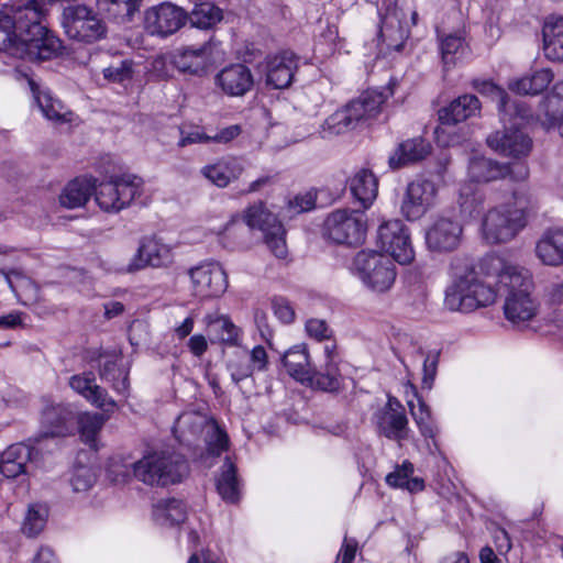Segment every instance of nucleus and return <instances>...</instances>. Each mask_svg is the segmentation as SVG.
Masks as SVG:
<instances>
[{"label":"nucleus","instance_id":"obj_1","mask_svg":"<svg viewBox=\"0 0 563 563\" xmlns=\"http://www.w3.org/2000/svg\"><path fill=\"white\" fill-rule=\"evenodd\" d=\"M92 176L77 177L69 181L59 195L60 206L67 209L81 208L95 194L102 211H121L131 206L140 194L142 179L136 175L112 176L109 181L99 184Z\"/></svg>","mask_w":563,"mask_h":563},{"label":"nucleus","instance_id":"obj_2","mask_svg":"<svg viewBox=\"0 0 563 563\" xmlns=\"http://www.w3.org/2000/svg\"><path fill=\"white\" fill-rule=\"evenodd\" d=\"M49 4L47 0H32L29 8L18 9V20H26V25L20 26L22 38L20 48L15 51L16 57L47 60L60 53L63 48L60 40L43 24Z\"/></svg>","mask_w":563,"mask_h":563},{"label":"nucleus","instance_id":"obj_3","mask_svg":"<svg viewBox=\"0 0 563 563\" xmlns=\"http://www.w3.org/2000/svg\"><path fill=\"white\" fill-rule=\"evenodd\" d=\"M454 279L445 290L444 306L451 311L471 312L495 302V289L477 278L473 262L455 258L452 262Z\"/></svg>","mask_w":563,"mask_h":563},{"label":"nucleus","instance_id":"obj_4","mask_svg":"<svg viewBox=\"0 0 563 563\" xmlns=\"http://www.w3.org/2000/svg\"><path fill=\"white\" fill-rule=\"evenodd\" d=\"M394 95L389 85L383 90H367L344 108L329 115L321 124L319 133L330 139L355 129L361 122L375 118L386 100Z\"/></svg>","mask_w":563,"mask_h":563},{"label":"nucleus","instance_id":"obj_5","mask_svg":"<svg viewBox=\"0 0 563 563\" xmlns=\"http://www.w3.org/2000/svg\"><path fill=\"white\" fill-rule=\"evenodd\" d=\"M188 472L187 460L178 453H153L133 464L134 476L147 485L179 483Z\"/></svg>","mask_w":563,"mask_h":563},{"label":"nucleus","instance_id":"obj_6","mask_svg":"<svg viewBox=\"0 0 563 563\" xmlns=\"http://www.w3.org/2000/svg\"><path fill=\"white\" fill-rule=\"evenodd\" d=\"M353 269L363 284L376 292L388 291L397 276L390 257L372 250H363L355 255Z\"/></svg>","mask_w":563,"mask_h":563},{"label":"nucleus","instance_id":"obj_7","mask_svg":"<svg viewBox=\"0 0 563 563\" xmlns=\"http://www.w3.org/2000/svg\"><path fill=\"white\" fill-rule=\"evenodd\" d=\"M63 27L69 38L82 43H95L106 37V23L90 8L69 5L63 12Z\"/></svg>","mask_w":563,"mask_h":563},{"label":"nucleus","instance_id":"obj_8","mask_svg":"<svg viewBox=\"0 0 563 563\" xmlns=\"http://www.w3.org/2000/svg\"><path fill=\"white\" fill-rule=\"evenodd\" d=\"M507 288L509 292L504 305L506 319L514 324L531 320L537 314L538 303L531 296L533 283L529 271L522 276H516Z\"/></svg>","mask_w":563,"mask_h":563},{"label":"nucleus","instance_id":"obj_9","mask_svg":"<svg viewBox=\"0 0 563 563\" xmlns=\"http://www.w3.org/2000/svg\"><path fill=\"white\" fill-rule=\"evenodd\" d=\"M377 243L382 251L401 265H408L415 258L410 233L400 219L383 221L378 225Z\"/></svg>","mask_w":563,"mask_h":563},{"label":"nucleus","instance_id":"obj_10","mask_svg":"<svg viewBox=\"0 0 563 563\" xmlns=\"http://www.w3.org/2000/svg\"><path fill=\"white\" fill-rule=\"evenodd\" d=\"M366 231V213H329L323 222V235L338 244H360Z\"/></svg>","mask_w":563,"mask_h":563},{"label":"nucleus","instance_id":"obj_11","mask_svg":"<svg viewBox=\"0 0 563 563\" xmlns=\"http://www.w3.org/2000/svg\"><path fill=\"white\" fill-rule=\"evenodd\" d=\"M507 122H509L515 128H506L504 131H496L487 136V145L496 153L512 157V158H521L529 155L532 148V140L522 130L518 129L519 125L518 120H522L519 118L516 112H512L511 117H506ZM525 118L523 120H526Z\"/></svg>","mask_w":563,"mask_h":563},{"label":"nucleus","instance_id":"obj_12","mask_svg":"<svg viewBox=\"0 0 563 563\" xmlns=\"http://www.w3.org/2000/svg\"><path fill=\"white\" fill-rule=\"evenodd\" d=\"M528 213H484L482 234L489 244L507 243L528 224Z\"/></svg>","mask_w":563,"mask_h":563},{"label":"nucleus","instance_id":"obj_13","mask_svg":"<svg viewBox=\"0 0 563 563\" xmlns=\"http://www.w3.org/2000/svg\"><path fill=\"white\" fill-rule=\"evenodd\" d=\"M467 175L472 183L486 184L510 176L515 180H525L529 169L523 164L509 165L485 156H474L468 162Z\"/></svg>","mask_w":563,"mask_h":563},{"label":"nucleus","instance_id":"obj_14","mask_svg":"<svg viewBox=\"0 0 563 563\" xmlns=\"http://www.w3.org/2000/svg\"><path fill=\"white\" fill-rule=\"evenodd\" d=\"M243 222L252 230H260L264 241L277 258L287 256L286 230L276 213H243Z\"/></svg>","mask_w":563,"mask_h":563},{"label":"nucleus","instance_id":"obj_15","mask_svg":"<svg viewBox=\"0 0 563 563\" xmlns=\"http://www.w3.org/2000/svg\"><path fill=\"white\" fill-rule=\"evenodd\" d=\"M186 20L184 9L170 2H163L146 11L145 27L153 35L166 37L176 33Z\"/></svg>","mask_w":563,"mask_h":563},{"label":"nucleus","instance_id":"obj_16","mask_svg":"<svg viewBox=\"0 0 563 563\" xmlns=\"http://www.w3.org/2000/svg\"><path fill=\"white\" fill-rule=\"evenodd\" d=\"M32 0H14L0 10V51L16 57L15 51L20 48L22 38L20 26H25L26 20H18V9L29 8Z\"/></svg>","mask_w":563,"mask_h":563},{"label":"nucleus","instance_id":"obj_17","mask_svg":"<svg viewBox=\"0 0 563 563\" xmlns=\"http://www.w3.org/2000/svg\"><path fill=\"white\" fill-rule=\"evenodd\" d=\"M197 296L219 297L228 288L227 273L219 263H206L189 271Z\"/></svg>","mask_w":563,"mask_h":563},{"label":"nucleus","instance_id":"obj_18","mask_svg":"<svg viewBox=\"0 0 563 563\" xmlns=\"http://www.w3.org/2000/svg\"><path fill=\"white\" fill-rule=\"evenodd\" d=\"M298 69V56L291 51H280L265 58V84L273 89L288 88L296 70Z\"/></svg>","mask_w":563,"mask_h":563},{"label":"nucleus","instance_id":"obj_19","mask_svg":"<svg viewBox=\"0 0 563 563\" xmlns=\"http://www.w3.org/2000/svg\"><path fill=\"white\" fill-rule=\"evenodd\" d=\"M172 63L183 74L201 77L212 63L211 44L179 48L173 53Z\"/></svg>","mask_w":563,"mask_h":563},{"label":"nucleus","instance_id":"obj_20","mask_svg":"<svg viewBox=\"0 0 563 563\" xmlns=\"http://www.w3.org/2000/svg\"><path fill=\"white\" fill-rule=\"evenodd\" d=\"M461 234L460 221L453 217H439L426 232V242L433 251H453L460 243Z\"/></svg>","mask_w":563,"mask_h":563},{"label":"nucleus","instance_id":"obj_21","mask_svg":"<svg viewBox=\"0 0 563 563\" xmlns=\"http://www.w3.org/2000/svg\"><path fill=\"white\" fill-rule=\"evenodd\" d=\"M74 411L66 405H47L41 416V431L37 440L66 437L71 431Z\"/></svg>","mask_w":563,"mask_h":563},{"label":"nucleus","instance_id":"obj_22","mask_svg":"<svg viewBox=\"0 0 563 563\" xmlns=\"http://www.w3.org/2000/svg\"><path fill=\"white\" fill-rule=\"evenodd\" d=\"M173 261L172 250L155 236L141 240L136 254L134 255L130 271L142 269L146 266H167Z\"/></svg>","mask_w":563,"mask_h":563},{"label":"nucleus","instance_id":"obj_23","mask_svg":"<svg viewBox=\"0 0 563 563\" xmlns=\"http://www.w3.org/2000/svg\"><path fill=\"white\" fill-rule=\"evenodd\" d=\"M216 85L230 97H242L253 88L254 78L247 66L232 64L218 73Z\"/></svg>","mask_w":563,"mask_h":563},{"label":"nucleus","instance_id":"obj_24","mask_svg":"<svg viewBox=\"0 0 563 563\" xmlns=\"http://www.w3.org/2000/svg\"><path fill=\"white\" fill-rule=\"evenodd\" d=\"M537 120L549 131L563 124V80L558 81L540 101Z\"/></svg>","mask_w":563,"mask_h":563},{"label":"nucleus","instance_id":"obj_25","mask_svg":"<svg viewBox=\"0 0 563 563\" xmlns=\"http://www.w3.org/2000/svg\"><path fill=\"white\" fill-rule=\"evenodd\" d=\"M35 451L24 443L10 445L0 457V473L7 478H15L27 474L29 466L33 462Z\"/></svg>","mask_w":563,"mask_h":563},{"label":"nucleus","instance_id":"obj_26","mask_svg":"<svg viewBox=\"0 0 563 563\" xmlns=\"http://www.w3.org/2000/svg\"><path fill=\"white\" fill-rule=\"evenodd\" d=\"M377 432L388 440L401 443L408 438V418L405 410L378 409L375 415Z\"/></svg>","mask_w":563,"mask_h":563},{"label":"nucleus","instance_id":"obj_27","mask_svg":"<svg viewBox=\"0 0 563 563\" xmlns=\"http://www.w3.org/2000/svg\"><path fill=\"white\" fill-rule=\"evenodd\" d=\"M481 101L474 95L465 93L454 99L449 106L439 111L442 125H454L479 115Z\"/></svg>","mask_w":563,"mask_h":563},{"label":"nucleus","instance_id":"obj_28","mask_svg":"<svg viewBox=\"0 0 563 563\" xmlns=\"http://www.w3.org/2000/svg\"><path fill=\"white\" fill-rule=\"evenodd\" d=\"M437 202V188L430 180H416L407 186L402 203V211H428Z\"/></svg>","mask_w":563,"mask_h":563},{"label":"nucleus","instance_id":"obj_29","mask_svg":"<svg viewBox=\"0 0 563 563\" xmlns=\"http://www.w3.org/2000/svg\"><path fill=\"white\" fill-rule=\"evenodd\" d=\"M69 386L77 394L102 410H107L108 408L113 409L115 407V401L108 396L107 390L95 384L92 373L73 375L69 378Z\"/></svg>","mask_w":563,"mask_h":563},{"label":"nucleus","instance_id":"obj_30","mask_svg":"<svg viewBox=\"0 0 563 563\" xmlns=\"http://www.w3.org/2000/svg\"><path fill=\"white\" fill-rule=\"evenodd\" d=\"M474 87L478 92L490 96L497 102L503 123L507 122L506 117H511L512 112H516L521 119L530 115L529 109L523 103L510 100L507 92L494 82L487 80L475 81Z\"/></svg>","mask_w":563,"mask_h":563},{"label":"nucleus","instance_id":"obj_31","mask_svg":"<svg viewBox=\"0 0 563 563\" xmlns=\"http://www.w3.org/2000/svg\"><path fill=\"white\" fill-rule=\"evenodd\" d=\"M431 152V145L422 137H413L401 142L388 158L391 169H399L409 164L424 159Z\"/></svg>","mask_w":563,"mask_h":563},{"label":"nucleus","instance_id":"obj_32","mask_svg":"<svg viewBox=\"0 0 563 563\" xmlns=\"http://www.w3.org/2000/svg\"><path fill=\"white\" fill-rule=\"evenodd\" d=\"M479 271L487 277H496L498 284L508 287L514 283L516 276H522L528 269L508 263L498 254L492 253L484 256L479 262Z\"/></svg>","mask_w":563,"mask_h":563},{"label":"nucleus","instance_id":"obj_33","mask_svg":"<svg viewBox=\"0 0 563 563\" xmlns=\"http://www.w3.org/2000/svg\"><path fill=\"white\" fill-rule=\"evenodd\" d=\"M184 422H192L202 428L207 452L212 456H220L229 448V437L213 419H206L195 415H185L180 417Z\"/></svg>","mask_w":563,"mask_h":563},{"label":"nucleus","instance_id":"obj_34","mask_svg":"<svg viewBox=\"0 0 563 563\" xmlns=\"http://www.w3.org/2000/svg\"><path fill=\"white\" fill-rule=\"evenodd\" d=\"M537 257L553 267L563 265V230L549 229L544 231L536 245Z\"/></svg>","mask_w":563,"mask_h":563},{"label":"nucleus","instance_id":"obj_35","mask_svg":"<svg viewBox=\"0 0 563 563\" xmlns=\"http://www.w3.org/2000/svg\"><path fill=\"white\" fill-rule=\"evenodd\" d=\"M543 51L553 62L563 60V15L551 14L545 18L543 27Z\"/></svg>","mask_w":563,"mask_h":563},{"label":"nucleus","instance_id":"obj_36","mask_svg":"<svg viewBox=\"0 0 563 563\" xmlns=\"http://www.w3.org/2000/svg\"><path fill=\"white\" fill-rule=\"evenodd\" d=\"M244 167L240 158L227 156L214 164L205 166L201 170L202 175L216 186L223 188L231 181L238 179Z\"/></svg>","mask_w":563,"mask_h":563},{"label":"nucleus","instance_id":"obj_37","mask_svg":"<svg viewBox=\"0 0 563 563\" xmlns=\"http://www.w3.org/2000/svg\"><path fill=\"white\" fill-rule=\"evenodd\" d=\"M334 200L335 196L328 188H309L289 199L287 207L297 211H312L314 209H325Z\"/></svg>","mask_w":563,"mask_h":563},{"label":"nucleus","instance_id":"obj_38","mask_svg":"<svg viewBox=\"0 0 563 563\" xmlns=\"http://www.w3.org/2000/svg\"><path fill=\"white\" fill-rule=\"evenodd\" d=\"M351 191L363 209H369L378 194V179L372 170L363 168L351 179Z\"/></svg>","mask_w":563,"mask_h":563},{"label":"nucleus","instance_id":"obj_39","mask_svg":"<svg viewBox=\"0 0 563 563\" xmlns=\"http://www.w3.org/2000/svg\"><path fill=\"white\" fill-rule=\"evenodd\" d=\"M31 86L36 103L47 120L55 123H66L71 121L73 113L52 93L51 90H40L33 82H31Z\"/></svg>","mask_w":563,"mask_h":563},{"label":"nucleus","instance_id":"obj_40","mask_svg":"<svg viewBox=\"0 0 563 563\" xmlns=\"http://www.w3.org/2000/svg\"><path fill=\"white\" fill-rule=\"evenodd\" d=\"M218 494L229 504H238L241 499L240 479L238 470L230 457H225L216 482Z\"/></svg>","mask_w":563,"mask_h":563},{"label":"nucleus","instance_id":"obj_41","mask_svg":"<svg viewBox=\"0 0 563 563\" xmlns=\"http://www.w3.org/2000/svg\"><path fill=\"white\" fill-rule=\"evenodd\" d=\"M186 518V506L176 498L159 499L153 506V519L162 527L179 526Z\"/></svg>","mask_w":563,"mask_h":563},{"label":"nucleus","instance_id":"obj_42","mask_svg":"<svg viewBox=\"0 0 563 563\" xmlns=\"http://www.w3.org/2000/svg\"><path fill=\"white\" fill-rule=\"evenodd\" d=\"M553 79V71L549 68H542L531 75L511 80L508 88L519 95H538L547 89Z\"/></svg>","mask_w":563,"mask_h":563},{"label":"nucleus","instance_id":"obj_43","mask_svg":"<svg viewBox=\"0 0 563 563\" xmlns=\"http://www.w3.org/2000/svg\"><path fill=\"white\" fill-rule=\"evenodd\" d=\"M283 363L288 373L299 380L307 379L312 373L313 364L305 344L289 349L283 356Z\"/></svg>","mask_w":563,"mask_h":563},{"label":"nucleus","instance_id":"obj_44","mask_svg":"<svg viewBox=\"0 0 563 563\" xmlns=\"http://www.w3.org/2000/svg\"><path fill=\"white\" fill-rule=\"evenodd\" d=\"M203 320L209 332L212 333L220 342L229 345L238 344L240 329L228 316L214 312L207 314Z\"/></svg>","mask_w":563,"mask_h":563},{"label":"nucleus","instance_id":"obj_45","mask_svg":"<svg viewBox=\"0 0 563 563\" xmlns=\"http://www.w3.org/2000/svg\"><path fill=\"white\" fill-rule=\"evenodd\" d=\"M136 73L137 64L131 58L113 59L102 69L104 80L110 84L120 85L124 89L132 85Z\"/></svg>","mask_w":563,"mask_h":563},{"label":"nucleus","instance_id":"obj_46","mask_svg":"<svg viewBox=\"0 0 563 563\" xmlns=\"http://www.w3.org/2000/svg\"><path fill=\"white\" fill-rule=\"evenodd\" d=\"M311 385L329 393L338 391L341 387V375L336 362H325L320 369L312 366V373L307 378Z\"/></svg>","mask_w":563,"mask_h":563},{"label":"nucleus","instance_id":"obj_47","mask_svg":"<svg viewBox=\"0 0 563 563\" xmlns=\"http://www.w3.org/2000/svg\"><path fill=\"white\" fill-rule=\"evenodd\" d=\"M222 18V10L210 2L196 4L194 10L187 15L192 26L203 30L213 27Z\"/></svg>","mask_w":563,"mask_h":563},{"label":"nucleus","instance_id":"obj_48","mask_svg":"<svg viewBox=\"0 0 563 563\" xmlns=\"http://www.w3.org/2000/svg\"><path fill=\"white\" fill-rule=\"evenodd\" d=\"M439 47L445 66L455 65L467 52V45L459 34H448L441 37Z\"/></svg>","mask_w":563,"mask_h":563},{"label":"nucleus","instance_id":"obj_49","mask_svg":"<svg viewBox=\"0 0 563 563\" xmlns=\"http://www.w3.org/2000/svg\"><path fill=\"white\" fill-rule=\"evenodd\" d=\"M141 2L142 0H98V5L113 19L125 22L139 11Z\"/></svg>","mask_w":563,"mask_h":563},{"label":"nucleus","instance_id":"obj_50","mask_svg":"<svg viewBox=\"0 0 563 563\" xmlns=\"http://www.w3.org/2000/svg\"><path fill=\"white\" fill-rule=\"evenodd\" d=\"M48 509L44 505H31L22 523V532L29 537H37L46 526Z\"/></svg>","mask_w":563,"mask_h":563},{"label":"nucleus","instance_id":"obj_51","mask_svg":"<svg viewBox=\"0 0 563 563\" xmlns=\"http://www.w3.org/2000/svg\"><path fill=\"white\" fill-rule=\"evenodd\" d=\"M408 406L421 434L424 438L434 439L437 434V427L432 419L429 406L421 398H418L417 406H415L412 401H409Z\"/></svg>","mask_w":563,"mask_h":563},{"label":"nucleus","instance_id":"obj_52","mask_svg":"<svg viewBox=\"0 0 563 563\" xmlns=\"http://www.w3.org/2000/svg\"><path fill=\"white\" fill-rule=\"evenodd\" d=\"M227 367L231 374V378L235 384L249 378L253 375V367L250 365L247 350L234 352L228 360Z\"/></svg>","mask_w":563,"mask_h":563},{"label":"nucleus","instance_id":"obj_53","mask_svg":"<svg viewBox=\"0 0 563 563\" xmlns=\"http://www.w3.org/2000/svg\"><path fill=\"white\" fill-rule=\"evenodd\" d=\"M106 420V416L99 412H87L79 418V430L86 443L90 444L96 441V438L101 431Z\"/></svg>","mask_w":563,"mask_h":563},{"label":"nucleus","instance_id":"obj_54","mask_svg":"<svg viewBox=\"0 0 563 563\" xmlns=\"http://www.w3.org/2000/svg\"><path fill=\"white\" fill-rule=\"evenodd\" d=\"M96 482V475L93 471L88 466H77L75 467L70 484L73 486L74 492H86L92 487Z\"/></svg>","mask_w":563,"mask_h":563},{"label":"nucleus","instance_id":"obj_55","mask_svg":"<svg viewBox=\"0 0 563 563\" xmlns=\"http://www.w3.org/2000/svg\"><path fill=\"white\" fill-rule=\"evenodd\" d=\"M1 273L4 275L10 289L14 292L18 299H21L26 289L33 287L31 279L24 276L22 273L16 271H12L10 273Z\"/></svg>","mask_w":563,"mask_h":563},{"label":"nucleus","instance_id":"obj_56","mask_svg":"<svg viewBox=\"0 0 563 563\" xmlns=\"http://www.w3.org/2000/svg\"><path fill=\"white\" fill-rule=\"evenodd\" d=\"M413 473L412 463L405 461L400 466H397L394 472L386 476V483L396 488H404L405 484Z\"/></svg>","mask_w":563,"mask_h":563},{"label":"nucleus","instance_id":"obj_57","mask_svg":"<svg viewBox=\"0 0 563 563\" xmlns=\"http://www.w3.org/2000/svg\"><path fill=\"white\" fill-rule=\"evenodd\" d=\"M272 309L274 314L285 324H289L295 320V310L290 302L284 297H274L272 299Z\"/></svg>","mask_w":563,"mask_h":563},{"label":"nucleus","instance_id":"obj_58","mask_svg":"<svg viewBox=\"0 0 563 563\" xmlns=\"http://www.w3.org/2000/svg\"><path fill=\"white\" fill-rule=\"evenodd\" d=\"M306 331L310 338L318 341L328 340L332 335V330L327 322L321 319H310L306 323Z\"/></svg>","mask_w":563,"mask_h":563},{"label":"nucleus","instance_id":"obj_59","mask_svg":"<svg viewBox=\"0 0 563 563\" xmlns=\"http://www.w3.org/2000/svg\"><path fill=\"white\" fill-rule=\"evenodd\" d=\"M459 203L462 211L474 210L481 206L482 197L475 192L472 186L466 185L461 188Z\"/></svg>","mask_w":563,"mask_h":563},{"label":"nucleus","instance_id":"obj_60","mask_svg":"<svg viewBox=\"0 0 563 563\" xmlns=\"http://www.w3.org/2000/svg\"><path fill=\"white\" fill-rule=\"evenodd\" d=\"M439 354H429L423 362L422 387L431 389L437 375Z\"/></svg>","mask_w":563,"mask_h":563},{"label":"nucleus","instance_id":"obj_61","mask_svg":"<svg viewBox=\"0 0 563 563\" xmlns=\"http://www.w3.org/2000/svg\"><path fill=\"white\" fill-rule=\"evenodd\" d=\"M180 135L181 137L178 141V146L180 147H185L190 144L208 143L211 141L210 136H208L199 129H192L189 131L181 129Z\"/></svg>","mask_w":563,"mask_h":563},{"label":"nucleus","instance_id":"obj_62","mask_svg":"<svg viewBox=\"0 0 563 563\" xmlns=\"http://www.w3.org/2000/svg\"><path fill=\"white\" fill-rule=\"evenodd\" d=\"M250 365L254 371H265L268 364V356L266 350L262 345H256L251 352H249Z\"/></svg>","mask_w":563,"mask_h":563},{"label":"nucleus","instance_id":"obj_63","mask_svg":"<svg viewBox=\"0 0 563 563\" xmlns=\"http://www.w3.org/2000/svg\"><path fill=\"white\" fill-rule=\"evenodd\" d=\"M241 126L239 124H233L227 128L221 129L214 136H210L211 141L218 143H228L241 134Z\"/></svg>","mask_w":563,"mask_h":563},{"label":"nucleus","instance_id":"obj_64","mask_svg":"<svg viewBox=\"0 0 563 563\" xmlns=\"http://www.w3.org/2000/svg\"><path fill=\"white\" fill-rule=\"evenodd\" d=\"M188 347L195 356H201L208 349V342L202 334H195L188 341Z\"/></svg>","mask_w":563,"mask_h":563}]
</instances>
